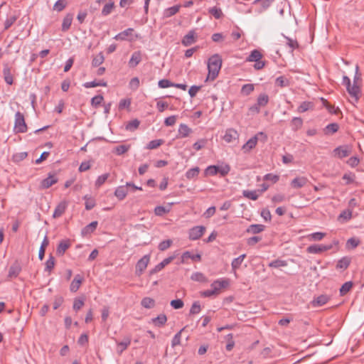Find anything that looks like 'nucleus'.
I'll use <instances>...</instances> for the list:
<instances>
[{"mask_svg": "<svg viewBox=\"0 0 364 364\" xmlns=\"http://www.w3.org/2000/svg\"><path fill=\"white\" fill-rule=\"evenodd\" d=\"M222 58L219 54H214L209 58L208 61V74L206 81H213L218 76L222 67Z\"/></svg>", "mask_w": 364, "mask_h": 364, "instance_id": "f257e3e1", "label": "nucleus"}, {"mask_svg": "<svg viewBox=\"0 0 364 364\" xmlns=\"http://www.w3.org/2000/svg\"><path fill=\"white\" fill-rule=\"evenodd\" d=\"M228 284L226 280H216L210 285V289L201 292V296L210 297L220 294V290Z\"/></svg>", "mask_w": 364, "mask_h": 364, "instance_id": "f03ea898", "label": "nucleus"}, {"mask_svg": "<svg viewBox=\"0 0 364 364\" xmlns=\"http://www.w3.org/2000/svg\"><path fill=\"white\" fill-rule=\"evenodd\" d=\"M267 139V136L262 132H258L254 136L250 138L242 147V151L245 153L250 152L252 149H254L259 140H262L263 141H266Z\"/></svg>", "mask_w": 364, "mask_h": 364, "instance_id": "7ed1b4c3", "label": "nucleus"}, {"mask_svg": "<svg viewBox=\"0 0 364 364\" xmlns=\"http://www.w3.org/2000/svg\"><path fill=\"white\" fill-rule=\"evenodd\" d=\"M27 125L25 122L24 116L20 112L15 114V122L14 131L15 133H25L27 132Z\"/></svg>", "mask_w": 364, "mask_h": 364, "instance_id": "20e7f679", "label": "nucleus"}, {"mask_svg": "<svg viewBox=\"0 0 364 364\" xmlns=\"http://www.w3.org/2000/svg\"><path fill=\"white\" fill-rule=\"evenodd\" d=\"M333 245H311L306 248V252L310 254H321L323 252L330 250L332 249Z\"/></svg>", "mask_w": 364, "mask_h": 364, "instance_id": "39448f33", "label": "nucleus"}, {"mask_svg": "<svg viewBox=\"0 0 364 364\" xmlns=\"http://www.w3.org/2000/svg\"><path fill=\"white\" fill-rule=\"evenodd\" d=\"M150 260V256L149 255H144L141 258L136 264V274L140 276L142 274L144 271L146 269L147 265Z\"/></svg>", "mask_w": 364, "mask_h": 364, "instance_id": "423d86ee", "label": "nucleus"}, {"mask_svg": "<svg viewBox=\"0 0 364 364\" xmlns=\"http://www.w3.org/2000/svg\"><path fill=\"white\" fill-rule=\"evenodd\" d=\"M352 151V149L350 146L343 145L340 146L336 148L333 150V154L335 156H337L339 159H343L348 156Z\"/></svg>", "mask_w": 364, "mask_h": 364, "instance_id": "0eeeda50", "label": "nucleus"}, {"mask_svg": "<svg viewBox=\"0 0 364 364\" xmlns=\"http://www.w3.org/2000/svg\"><path fill=\"white\" fill-rule=\"evenodd\" d=\"M205 231V228L203 225L195 226L189 230V239L196 240L200 238Z\"/></svg>", "mask_w": 364, "mask_h": 364, "instance_id": "6e6552de", "label": "nucleus"}, {"mask_svg": "<svg viewBox=\"0 0 364 364\" xmlns=\"http://www.w3.org/2000/svg\"><path fill=\"white\" fill-rule=\"evenodd\" d=\"M134 28H129L123 31L122 32H120L118 34H117L114 37V39L117 41H132L134 40Z\"/></svg>", "mask_w": 364, "mask_h": 364, "instance_id": "1a4fd4ad", "label": "nucleus"}, {"mask_svg": "<svg viewBox=\"0 0 364 364\" xmlns=\"http://www.w3.org/2000/svg\"><path fill=\"white\" fill-rule=\"evenodd\" d=\"M346 90L353 100L357 102L361 95L360 87L358 84L353 83V85H350V87H347Z\"/></svg>", "mask_w": 364, "mask_h": 364, "instance_id": "9d476101", "label": "nucleus"}, {"mask_svg": "<svg viewBox=\"0 0 364 364\" xmlns=\"http://www.w3.org/2000/svg\"><path fill=\"white\" fill-rule=\"evenodd\" d=\"M330 299L331 297L327 294H321L314 297L310 304L312 307H320L327 304Z\"/></svg>", "mask_w": 364, "mask_h": 364, "instance_id": "9b49d317", "label": "nucleus"}, {"mask_svg": "<svg viewBox=\"0 0 364 364\" xmlns=\"http://www.w3.org/2000/svg\"><path fill=\"white\" fill-rule=\"evenodd\" d=\"M196 32L191 30L183 38L181 43L184 46H189L196 43Z\"/></svg>", "mask_w": 364, "mask_h": 364, "instance_id": "f8f14e48", "label": "nucleus"}, {"mask_svg": "<svg viewBox=\"0 0 364 364\" xmlns=\"http://www.w3.org/2000/svg\"><path fill=\"white\" fill-rule=\"evenodd\" d=\"M21 271V266L19 264V262L16 261L9 267V273H8V278H9V279L16 278L18 276V274H20Z\"/></svg>", "mask_w": 364, "mask_h": 364, "instance_id": "ddd939ff", "label": "nucleus"}, {"mask_svg": "<svg viewBox=\"0 0 364 364\" xmlns=\"http://www.w3.org/2000/svg\"><path fill=\"white\" fill-rule=\"evenodd\" d=\"M353 218V211L346 208L341 212L337 218V220L341 223H346Z\"/></svg>", "mask_w": 364, "mask_h": 364, "instance_id": "4468645a", "label": "nucleus"}, {"mask_svg": "<svg viewBox=\"0 0 364 364\" xmlns=\"http://www.w3.org/2000/svg\"><path fill=\"white\" fill-rule=\"evenodd\" d=\"M308 182L309 180L306 177L297 176L291 181V186L293 188H301L305 186Z\"/></svg>", "mask_w": 364, "mask_h": 364, "instance_id": "2eb2a0df", "label": "nucleus"}, {"mask_svg": "<svg viewBox=\"0 0 364 364\" xmlns=\"http://www.w3.org/2000/svg\"><path fill=\"white\" fill-rule=\"evenodd\" d=\"M71 243L70 240H61L56 249V254L58 256H63L65 251L70 247Z\"/></svg>", "mask_w": 364, "mask_h": 364, "instance_id": "dca6fc26", "label": "nucleus"}, {"mask_svg": "<svg viewBox=\"0 0 364 364\" xmlns=\"http://www.w3.org/2000/svg\"><path fill=\"white\" fill-rule=\"evenodd\" d=\"M238 137L239 134L235 129H228L225 132L223 139L226 142L230 143L232 141L237 139Z\"/></svg>", "mask_w": 364, "mask_h": 364, "instance_id": "f3484780", "label": "nucleus"}, {"mask_svg": "<svg viewBox=\"0 0 364 364\" xmlns=\"http://www.w3.org/2000/svg\"><path fill=\"white\" fill-rule=\"evenodd\" d=\"M58 182L57 178L53 175H49L46 178L43 179L41 183V188L46 189Z\"/></svg>", "mask_w": 364, "mask_h": 364, "instance_id": "a211bd4d", "label": "nucleus"}, {"mask_svg": "<svg viewBox=\"0 0 364 364\" xmlns=\"http://www.w3.org/2000/svg\"><path fill=\"white\" fill-rule=\"evenodd\" d=\"M128 193V187L126 186H120L117 187L114 191V196L119 200H124Z\"/></svg>", "mask_w": 364, "mask_h": 364, "instance_id": "6ab92c4d", "label": "nucleus"}, {"mask_svg": "<svg viewBox=\"0 0 364 364\" xmlns=\"http://www.w3.org/2000/svg\"><path fill=\"white\" fill-rule=\"evenodd\" d=\"M141 61V53L140 51H135L132 53L130 60H129V66L130 68H135Z\"/></svg>", "mask_w": 364, "mask_h": 364, "instance_id": "aec40b11", "label": "nucleus"}, {"mask_svg": "<svg viewBox=\"0 0 364 364\" xmlns=\"http://www.w3.org/2000/svg\"><path fill=\"white\" fill-rule=\"evenodd\" d=\"M68 206V203L65 201H63L60 203L55 208L53 217L54 218H57L60 217L65 211Z\"/></svg>", "mask_w": 364, "mask_h": 364, "instance_id": "412c9836", "label": "nucleus"}, {"mask_svg": "<svg viewBox=\"0 0 364 364\" xmlns=\"http://www.w3.org/2000/svg\"><path fill=\"white\" fill-rule=\"evenodd\" d=\"M82 282V277L80 274L75 275V277H74L73 280L70 284V290L72 292H76L79 289Z\"/></svg>", "mask_w": 364, "mask_h": 364, "instance_id": "4be33fe9", "label": "nucleus"}, {"mask_svg": "<svg viewBox=\"0 0 364 364\" xmlns=\"http://www.w3.org/2000/svg\"><path fill=\"white\" fill-rule=\"evenodd\" d=\"M191 259L193 261H200L201 256L199 254L193 255L191 252L186 251L181 255V263L186 262V260Z\"/></svg>", "mask_w": 364, "mask_h": 364, "instance_id": "5701e85b", "label": "nucleus"}, {"mask_svg": "<svg viewBox=\"0 0 364 364\" xmlns=\"http://www.w3.org/2000/svg\"><path fill=\"white\" fill-rule=\"evenodd\" d=\"M263 58V55L260 50L255 49L251 51L249 56L246 58L247 62H257Z\"/></svg>", "mask_w": 364, "mask_h": 364, "instance_id": "b1692460", "label": "nucleus"}, {"mask_svg": "<svg viewBox=\"0 0 364 364\" xmlns=\"http://www.w3.org/2000/svg\"><path fill=\"white\" fill-rule=\"evenodd\" d=\"M131 343L130 337L124 338L121 342L117 343V351L119 355H121L124 350H126Z\"/></svg>", "mask_w": 364, "mask_h": 364, "instance_id": "393cba45", "label": "nucleus"}, {"mask_svg": "<svg viewBox=\"0 0 364 364\" xmlns=\"http://www.w3.org/2000/svg\"><path fill=\"white\" fill-rule=\"evenodd\" d=\"M73 19V14H68L63 18L62 23V31H67L70 28Z\"/></svg>", "mask_w": 364, "mask_h": 364, "instance_id": "a878e982", "label": "nucleus"}, {"mask_svg": "<svg viewBox=\"0 0 364 364\" xmlns=\"http://www.w3.org/2000/svg\"><path fill=\"white\" fill-rule=\"evenodd\" d=\"M351 259L348 257H343L340 259L336 264L337 269H346L350 265Z\"/></svg>", "mask_w": 364, "mask_h": 364, "instance_id": "bb28decb", "label": "nucleus"}, {"mask_svg": "<svg viewBox=\"0 0 364 364\" xmlns=\"http://www.w3.org/2000/svg\"><path fill=\"white\" fill-rule=\"evenodd\" d=\"M3 75H4L5 82L8 85L13 84V82H14L13 75L11 74V68L9 66H7V65L4 66V68L3 69Z\"/></svg>", "mask_w": 364, "mask_h": 364, "instance_id": "cd10ccee", "label": "nucleus"}, {"mask_svg": "<svg viewBox=\"0 0 364 364\" xmlns=\"http://www.w3.org/2000/svg\"><path fill=\"white\" fill-rule=\"evenodd\" d=\"M264 230V225L261 224H253L250 225L246 232L250 234H258Z\"/></svg>", "mask_w": 364, "mask_h": 364, "instance_id": "c85d7f7f", "label": "nucleus"}, {"mask_svg": "<svg viewBox=\"0 0 364 364\" xmlns=\"http://www.w3.org/2000/svg\"><path fill=\"white\" fill-rule=\"evenodd\" d=\"M114 7V2L112 0H109L102 9V15L104 16H108L112 13Z\"/></svg>", "mask_w": 364, "mask_h": 364, "instance_id": "c756f323", "label": "nucleus"}, {"mask_svg": "<svg viewBox=\"0 0 364 364\" xmlns=\"http://www.w3.org/2000/svg\"><path fill=\"white\" fill-rule=\"evenodd\" d=\"M167 321V317L165 314H160L157 317L151 319L152 323L156 326H164Z\"/></svg>", "mask_w": 364, "mask_h": 364, "instance_id": "7c9ffc66", "label": "nucleus"}, {"mask_svg": "<svg viewBox=\"0 0 364 364\" xmlns=\"http://www.w3.org/2000/svg\"><path fill=\"white\" fill-rule=\"evenodd\" d=\"M97 221H93L90 223L89 225H86L82 230V235H86L88 234H90L93 232L97 227Z\"/></svg>", "mask_w": 364, "mask_h": 364, "instance_id": "2f4dec72", "label": "nucleus"}, {"mask_svg": "<svg viewBox=\"0 0 364 364\" xmlns=\"http://www.w3.org/2000/svg\"><path fill=\"white\" fill-rule=\"evenodd\" d=\"M339 129L338 124L334 122L328 124L323 129L325 134H333L338 132Z\"/></svg>", "mask_w": 364, "mask_h": 364, "instance_id": "473e14b6", "label": "nucleus"}, {"mask_svg": "<svg viewBox=\"0 0 364 364\" xmlns=\"http://www.w3.org/2000/svg\"><path fill=\"white\" fill-rule=\"evenodd\" d=\"M326 235L325 232H316L308 235L306 237L309 241H321Z\"/></svg>", "mask_w": 364, "mask_h": 364, "instance_id": "72a5a7b5", "label": "nucleus"}, {"mask_svg": "<svg viewBox=\"0 0 364 364\" xmlns=\"http://www.w3.org/2000/svg\"><path fill=\"white\" fill-rule=\"evenodd\" d=\"M245 257L246 255L243 254L232 260L231 266L233 271L235 272L236 269L240 268Z\"/></svg>", "mask_w": 364, "mask_h": 364, "instance_id": "f704fd0d", "label": "nucleus"}, {"mask_svg": "<svg viewBox=\"0 0 364 364\" xmlns=\"http://www.w3.org/2000/svg\"><path fill=\"white\" fill-rule=\"evenodd\" d=\"M191 132V129L186 124H181L178 128V135L177 137H186Z\"/></svg>", "mask_w": 364, "mask_h": 364, "instance_id": "c9c22d12", "label": "nucleus"}, {"mask_svg": "<svg viewBox=\"0 0 364 364\" xmlns=\"http://www.w3.org/2000/svg\"><path fill=\"white\" fill-rule=\"evenodd\" d=\"M180 8H181V5H176V6L169 7L164 11V15L166 18L171 17V16L175 15L176 14H177L179 11Z\"/></svg>", "mask_w": 364, "mask_h": 364, "instance_id": "e433bc0d", "label": "nucleus"}, {"mask_svg": "<svg viewBox=\"0 0 364 364\" xmlns=\"http://www.w3.org/2000/svg\"><path fill=\"white\" fill-rule=\"evenodd\" d=\"M154 299L150 297H144L141 299V305L146 309H152L155 306Z\"/></svg>", "mask_w": 364, "mask_h": 364, "instance_id": "4c0bfd02", "label": "nucleus"}, {"mask_svg": "<svg viewBox=\"0 0 364 364\" xmlns=\"http://www.w3.org/2000/svg\"><path fill=\"white\" fill-rule=\"evenodd\" d=\"M275 84L280 87H285L289 85V80L284 76H279L276 78Z\"/></svg>", "mask_w": 364, "mask_h": 364, "instance_id": "58836bf2", "label": "nucleus"}, {"mask_svg": "<svg viewBox=\"0 0 364 364\" xmlns=\"http://www.w3.org/2000/svg\"><path fill=\"white\" fill-rule=\"evenodd\" d=\"M353 286V284L352 282H345L340 288L341 296H345L346 294H348L352 289Z\"/></svg>", "mask_w": 364, "mask_h": 364, "instance_id": "ea45409f", "label": "nucleus"}, {"mask_svg": "<svg viewBox=\"0 0 364 364\" xmlns=\"http://www.w3.org/2000/svg\"><path fill=\"white\" fill-rule=\"evenodd\" d=\"M242 195L244 197L251 199L252 200H257L259 195L257 194V191H249V190H245L242 191Z\"/></svg>", "mask_w": 364, "mask_h": 364, "instance_id": "a19ab883", "label": "nucleus"}, {"mask_svg": "<svg viewBox=\"0 0 364 364\" xmlns=\"http://www.w3.org/2000/svg\"><path fill=\"white\" fill-rule=\"evenodd\" d=\"M105 60V57L102 54V53H100L95 56L93 57L92 61V65L93 67H97L103 63Z\"/></svg>", "mask_w": 364, "mask_h": 364, "instance_id": "79ce46f5", "label": "nucleus"}, {"mask_svg": "<svg viewBox=\"0 0 364 364\" xmlns=\"http://www.w3.org/2000/svg\"><path fill=\"white\" fill-rule=\"evenodd\" d=\"M360 243L359 239L355 237L349 238L346 242V247L348 249H355L357 247Z\"/></svg>", "mask_w": 364, "mask_h": 364, "instance_id": "37998d69", "label": "nucleus"}, {"mask_svg": "<svg viewBox=\"0 0 364 364\" xmlns=\"http://www.w3.org/2000/svg\"><path fill=\"white\" fill-rule=\"evenodd\" d=\"M269 102V97L267 94H260L258 96L257 104L259 107H264L267 105Z\"/></svg>", "mask_w": 364, "mask_h": 364, "instance_id": "c03bdc74", "label": "nucleus"}, {"mask_svg": "<svg viewBox=\"0 0 364 364\" xmlns=\"http://www.w3.org/2000/svg\"><path fill=\"white\" fill-rule=\"evenodd\" d=\"M291 127L294 131L299 129L303 124V120L300 117H294L291 120Z\"/></svg>", "mask_w": 364, "mask_h": 364, "instance_id": "a18cd8bd", "label": "nucleus"}, {"mask_svg": "<svg viewBox=\"0 0 364 364\" xmlns=\"http://www.w3.org/2000/svg\"><path fill=\"white\" fill-rule=\"evenodd\" d=\"M287 265V262L284 260L282 259H275L269 262V267L272 268H279L286 267Z\"/></svg>", "mask_w": 364, "mask_h": 364, "instance_id": "49530a36", "label": "nucleus"}, {"mask_svg": "<svg viewBox=\"0 0 364 364\" xmlns=\"http://www.w3.org/2000/svg\"><path fill=\"white\" fill-rule=\"evenodd\" d=\"M109 176V173H105V174H102V175L98 176V178L95 181V187L100 188L101 186H102L105 183V181L107 180Z\"/></svg>", "mask_w": 364, "mask_h": 364, "instance_id": "de8ad7c7", "label": "nucleus"}, {"mask_svg": "<svg viewBox=\"0 0 364 364\" xmlns=\"http://www.w3.org/2000/svg\"><path fill=\"white\" fill-rule=\"evenodd\" d=\"M163 139H155L149 141V143L146 146V149H157L159 146L162 145L164 144Z\"/></svg>", "mask_w": 364, "mask_h": 364, "instance_id": "09e8293b", "label": "nucleus"}, {"mask_svg": "<svg viewBox=\"0 0 364 364\" xmlns=\"http://www.w3.org/2000/svg\"><path fill=\"white\" fill-rule=\"evenodd\" d=\"M199 171H200V169L198 167H195V168H191L186 173V177L188 179H192V178L198 176Z\"/></svg>", "mask_w": 364, "mask_h": 364, "instance_id": "8fccbe9b", "label": "nucleus"}, {"mask_svg": "<svg viewBox=\"0 0 364 364\" xmlns=\"http://www.w3.org/2000/svg\"><path fill=\"white\" fill-rule=\"evenodd\" d=\"M130 149V145H119L114 148V152L116 154L120 156L126 153Z\"/></svg>", "mask_w": 364, "mask_h": 364, "instance_id": "3c124183", "label": "nucleus"}, {"mask_svg": "<svg viewBox=\"0 0 364 364\" xmlns=\"http://www.w3.org/2000/svg\"><path fill=\"white\" fill-rule=\"evenodd\" d=\"M209 13L213 15L216 19H220L223 16L222 10L217 7L214 6L209 9Z\"/></svg>", "mask_w": 364, "mask_h": 364, "instance_id": "603ef678", "label": "nucleus"}, {"mask_svg": "<svg viewBox=\"0 0 364 364\" xmlns=\"http://www.w3.org/2000/svg\"><path fill=\"white\" fill-rule=\"evenodd\" d=\"M16 15L9 16L4 22V30L9 29L17 20Z\"/></svg>", "mask_w": 364, "mask_h": 364, "instance_id": "864d4df0", "label": "nucleus"}, {"mask_svg": "<svg viewBox=\"0 0 364 364\" xmlns=\"http://www.w3.org/2000/svg\"><path fill=\"white\" fill-rule=\"evenodd\" d=\"M67 5L66 0H58L55 2V4L53 6V10L56 11H63Z\"/></svg>", "mask_w": 364, "mask_h": 364, "instance_id": "5fc2aeb1", "label": "nucleus"}, {"mask_svg": "<svg viewBox=\"0 0 364 364\" xmlns=\"http://www.w3.org/2000/svg\"><path fill=\"white\" fill-rule=\"evenodd\" d=\"M85 304L84 299L80 298H75L73 302V310L76 312L78 311Z\"/></svg>", "mask_w": 364, "mask_h": 364, "instance_id": "6e6d98bb", "label": "nucleus"}, {"mask_svg": "<svg viewBox=\"0 0 364 364\" xmlns=\"http://www.w3.org/2000/svg\"><path fill=\"white\" fill-rule=\"evenodd\" d=\"M84 199L85 200V208H86V210H90L92 209L95 206V201L91 197H89L88 196H85L84 197Z\"/></svg>", "mask_w": 364, "mask_h": 364, "instance_id": "4d7b16f0", "label": "nucleus"}, {"mask_svg": "<svg viewBox=\"0 0 364 364\" xmlns=\"http://www.w3.org/2000/svg\"><path fill=\"white\" fill-rule=\"evenodd\" d=\"M230 170L229 165L217 166L218 173H220L221 176H226Z\"/></svg>", "mask_w": 364, "mask_h": 364, "instance_id": "13d9d810", "label": "nucleus"}, {"mask_svg": "<svg viewBox=\"0 0 364 364\" xmlns=\"http://www.w3.org/2000/svg\"><path fill=\"white\" fill-rule=\"evenodd\" d=\"M139 124L140 122L138 119H134L132 121H130L126 125V129L129 131H134L139 127Z\"/></svg>", "mask_w": 364, "mask_h": 364, "instance_id": "bf43d9fd", "label": "nucleus"}, {"mask_svg": "<svg viewBox=\"0 0 364 364\" xmlns=\"http://www.w3.org/2000/svg\"><path fill=\"white\" fill-rule=\"evenodd\" d=\"M191 279L196 282H204L206 281V277L203 273L195 272L191 275Z\"/></svg>", "mask_w": 364, "mask_h": 364, "instance_id": "052dcab7", "label": "nucleus"}, {"mask_svg": "<svg viewBox=\"0 0 364 364\" xmlns=\"http://www.w3.org/2000/svg\"><path fill=\"white\" fill-rule=\"evenodd\" d=\"M55 266V258L53 256H50L46 262L45 270L50 272Z\"/></svg>", "mask_w": 364, "mask_h": 364, "instance_id": "680f3d73", "label": "nucleus"}, {"mask_svg": "<svg viewBox=\"0 0 364 364\" xmlns=\"http://www.w3.org/2000/svg\"><path fill=\"white\" fill-rule=\"evenodd\" d=\"M201 307L199 301H195L193 303L191 309H190V314H198L200 312Z\"/></svg>", "mask_w": 364, "mask_h": 364, "instance_id": "e2e57ef3", "label": "nucleus"}, {"mask_svg": "<svg viewBox=\"0 0 364 364\" xmlns=\"http://www.w3.org/2000/svg\"><path fill=\"white\" fill-rule=\"evenodd\" d=\"M286 43L290 48V52L292 53L294 49L299 46L298 42L296 40L285 37Z\"/></svg>", "mask_w": 364, "mask_h": 364, "instance_id": "0e129e2a", "label": "nucleus"}, {"mask_svg": "<svg viewBox=\"0 0 364 364\" xmlns=\"http://www.w3.org/2000/svg\"><path fill=\"white\" fill-rule=\"evenodd\" d=\"M254 85L252 84L244 85L242 87L241 92L245 95H249L254 90Z\"/></svg>", "mask_w": 364, "mask_h": 364, "instance_id": "69168bd1", "label": "nucleus"}, {"mask_svg": "<svg viewBox=\"0 0 364 364\" xmlns=\"http://www.w3.org/2000/svg\"><path fill=\"white\" fill-rule=\"evenodd\" d=\"M172 242L171 240H164L159 244L158 247L161 251H164L171 247Z\"/></svg>", "mask_w": 364, "mask_h": 364, "instance_id": "338daca9", "label": "nucleus"}, {"mask_svg": "<svg viewBox=\"0 0 364 364\" xmlns=\"http://www.w3.org/2000/svg\"><path fill=\"white\" fill-rule=\"evenodd\" d=\"M103 97L102 95H97L92 98L91 105L94 107H97L102 102Z\"/></svg>", "mask_w": 364, "mask_h": 364, "instance_id": "774afa93", "label": "nucleus"}]
</instances>
